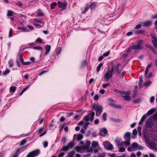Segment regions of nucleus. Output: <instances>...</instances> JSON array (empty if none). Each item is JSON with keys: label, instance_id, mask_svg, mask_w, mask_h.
<instances>
[{"label": "nucleus", "instance_id": "obj_1", "mask_svg": "<svg viewBox=\"0 0 157 157\" xmlns=\"http://www.w3.org/2000/svg\"><path fill=\"white\" fill-rule=\"evenodd\" d=\"M94 112H93L85 116L84 117V120L85 121V122L84 123L85 124L83 126V127L85 130L86 129L87 126L90 124L88 121L90 120V121H92L94 120Z\"/></svg>", "mask_w": 157, "mask_h": 157}, {"label": "nucleus", "instance_id": "obj_2", "mask_svg": "<svg viewBox=\"0 0 157 157\" xmlns=\"http://www.w3.org/2000/svg\"><path fill=\"white\" fill-rule=\"evenodd\" d=\"M146 142L147 144L149 145L150 148L151 149H155L157 150V147H156V143L155 141H157V140L155 139H153V140H151L149 138L146 139Z\"/></svg>", "mask_w": 157, "mask_h": 157}, {"label": "nucleus", "instance_id": "obj_3", "mask_svg": "<svg viewBox=\"0 0 157 157\" xmlns=\"http://www.w3.org/2000/svg\"><path fill=\"white\" fill-rule=\"evenodd\" d=\"M92 109H94L96 112V116H100L102 112L103 107L101 105H97L96 104L93 105Z\"/></svg>", "mask_w": 157, "mask_h": 157}, {"label": "nucleus", "instance_id": "obj_4", "mask_svg": "<svg viewBox=\"0 0 157 157\" xmlns=\"http://www.w3.org/2000/svg\"><path fill=\"white\" fill-rule=\"evenodd\" d=\"M113 71V67H112L111 69L107 70V71L105 73L103 77V78L105 80L108 81L110 78L112 77Z\"/></svg>", "mask_w": 157, "mask_h": 157}, {"label": "nucleus", "instance_id": "obj_5", "mask_svg": "<svg viewBox=\"0 0 157 157\" xmlns=\"http://www.w3.org/2000/svg\"><path fill=\"white\" fill-rule=\"evenodd\" d=\"M105 148L109 150H111L113 149V145L108 141H105L102 143Z\"/></svg>", "mask_w": 157, "mask_h": 157}, {"label": "nucleus", "instance_id": "obj_6", "mask_svg": "<svg viewBox=\"0 0 157 157\" xmlns=\"http://www.w3.org/2000/svg\"><path fill=\"white\" fill-rule=\"evenodd\" d=\"M142 41H140L137 45H134L129 47V49H139L141 50L143 48V47L140 45Z\"/></svg>", "mask_w": 157, "mask_h": 157}, {"label": "nucleus", "instance_id": "obj_7", "mask_svg": "<svg viewBox=\"0 0 157 157\" xmlns=\"http://www.w3.org/2000/svg\"><path fill=\"white\" fill-rule=\"evenodd\" d=\"M40 153L39 150L33 151L29 153L26 157H34L38 155Z\"/></svg>", "mask_w": 157, "mask_h": 157}, {"label": "nucleus", "instance_id": "obj_8", "mask_svg": "<svg viewBox=\"0 0 157 157\" xmlns=\"http://www.w3.org/2000/svg\"><path fill=\"white\" fill-rule=\"evenodd\" d=\"M132 146L135 150H140L143 149V147L142 146L139 145L136 143H133L132 144Z\"/></svg>", "mask_w": 157, "mask_h": 157}, {"label": "nucleus", "instance_id": "obj_9", "mask_svg": "<svg viewBox=\"0 0 157 157\" xmlns=\"http://www.w3.org/2000/svg\"><path fill=\"white\" fill-rule=\"evenodd\" d=\"M58 6L59 8L62 9V10H65L67 7V5L65 3H63L62 2L58 1Z\"/></svg>", "mask_w": 157, "mask_h": 157}, {"label": "nucleus", "instance_id": "obj_10", "mask_svg": "<svg viewBox=\"0 0 157 157\" xmlns=\"http://www.w3.org/2000/svg\"><path fill=\"white\" fill-rule=\"evenodd\" d=\"M107 134V131L105 128H102L100 129L99 134L101 136L104 137Z\"/></svg>", "mask_w": 157, "mask_h": 157}, {"label": "nucleus", "instance_id": "obj_11", "mask_svg": "<svg viewBox=\"0 0 157 157\" xmlns=\"http://www.w3.org/2000/svg\"><path fill=\"white\" fill-rule=\"evenodd\" d=\"M154 124V123L152 119L149 118L146 122V126L148 127H151Z\"/></svg>", "mask_w": 157, "mask_h": 157}, {"label": "nucleus", "instance_id": "obj_12", "mask_svg": "<svg viewBox=\"0 0 157 157\" xmlns=\"http://www.w3.org/2000/svg\"><path fill=\"white\" fill-rule=\"evenodd\" d=\"M82 138L83 136L81 134H79L78 135L75 134L73 136V141H75L76 138L78 140H79L82 139Z\"/></svg>", "mask_w": 157, "mask_h": 157}, {"label": "nucleus", "instance_id": "obj_13", "mask_svg": "<svg viewBox=\"0 0 157 157\" xmlns=\"http://www.w3.org/2000/svg\"><path fill=\"white\" fill-rule=\"evenodd\" d=\"M51 47L50 45H46L45 46L46 52L44 54V56L48 55L50 51Z\"/></svg>", "mask_w": 157, "mask_h": 157}, {"label": "nucleus", "instance_id": "obj_14", "mask_svg": "<svg viewBox=\"0 0 157 157\" xmlns=\"http://www.w3.org/2000/svg\"><path fill=\"white\" fill-rule=\"evenodd\" d=\"M152 24V22L150 21H146L142 23V24L144 26H150Z\"/></svg>", "mask_w": 157, "mask_h": 157}, {"label": "nucleus", "instance_id": "obj_15", "mask_svg": "<svg viewBox=\"0 0 157 157\" xmlns=\"http://www.w3.org/2000/svg\"><path fill=\"white\" fill-rule=\"evenodd\" d=\"M116 145L117 147H119L124 145L123 141L121 142L120 140H116Z\"/></svg>", "mask_w": 157, "mask_h": 157}, {"label": "nucleus", "instance_id": "obj_16", "mask_svg": "<svg viewBox=\"0 0 157 157\" xmlns=\"http://www.w3.org/2000/svg\"><path fill=\"white\" fill-rule=\"evenodd\" d=\"M74 141L73 140L72 141H71L67 145L68 146L69 149H71L74 147L75 145L74 143Z\"/></svg>", "mask_w": 157, "mask_h": 157}, {"label": "nucleus", "instance_id": "obj_17", "mask_svg": "<svg viewBox=\"0 0 157 157\" xmlns=\"http://www.w3.org/2000/svg\"><path fill=\"white\" fill-rule=\"evenodd\" d=\"M153 40H152V42L154 46L156 47H157V38L154 36H152Z\"/></svg>", "mask_w": 157, "mask_h": 157}, {"label": "nucleus", "instance_id": "obj_18", "mask_svg": "<svg viewBox=\"0 0 157 157\" xmlns=\"http://www.w3.org/2000/svg\"><path fill=\"white\" fill-rule=\"evenodd\" d=\"M90 144V141H87L85 145L83 146V148L84 150L87 149L89 147Z\"/></svg>", "mask_w": 157, "mask_h": 157}, {"label": "nucleus", "instance_id": "obj_19", "mask_svg": "<svg viewBox=\"0 0 157 157\" xmlns=\"http://www.w3.org/2000/svg\"><path fill=\"white\" fill-rule=\"evenodd\" d=\"M131 138L129 139H126V140L123 141L124 145H125L127 147L130 144V140Z\"/></svg>", "mask_w": 157, "mask_h": 157}, {"label": "nucleus", "instance_id": "obj_20", "mask_svg": "<svg viewBox=\"0 0 157 157\" xmlns=\"http://www.w3.org/2000/svg\"><path fill=\"white\" fill-rule=\"evenodd\" d=\"M91 145L92 147H96L98 146V147L99 146L98 142L97 141H93L91 144Z\"/></svg>", "mask_w": 157, "mask_h": 157}, {"label": "nucleus", "instance_id": "obj_21", "mask_svg": "<svg viewBox=\"0 0 157 157\" xmlns=\"http://www.w3.org/2000/svg\"><path fill=\"white\" fill-rule=\"evenodd\" d=\"M97 5V3L96 2H93L91 3L89 6L91 10L94 9Z\"/></svg>", "mask_w": 157, "mask_h": 157}, {"label": "nucleus", "instance_id": "obj_22", "mask_svg": "<svg viewBox=\"0 0 157 157\" xmlns=\"http://www.w3.org/2000/svg\"><path fill=\"white\" fill-rule=\"evenodd\" d=\"M131 133L129 132H127L124 135V138L125 139H129L130 138Z\"/></svg>", "mask_w": 157, "mask_h": 157}, {"label": "nucleus", "instance_id": "obj_23", "mask_svg": "<svg viewBox=\"0 0 157 157\" xmlns=\"http://www.w3.org/2000/svg\"><path fill=\"white\" fill-rule=\"evenodd\" d=\"M18 29H19L22 30L24 32H28L29 30L27 29L26 28L24 27H18Z\"/></svg>", "mask_w": 157, "mask_h": 157}, {"label": "nucleus", "instance_id": "obj_24", "mask_svg": "<svg viewBox=\"0 0 157 157\" xmlns=\"http://www.w3.org/2000/svg\"><path fill=\"white\" fill-rule=\"evenodd\" d=\"M105 153L102 151L101 152H99L97 157H105Z\"/></svg>", "mask_w": 157, "mask_h": 157}, {"label": "nucleus", "instance_id": "obj_25", "mask_svg": "<svg viewBox=\"0 0 157 157\" xmlns=\"http://www.w3.org/2000/svg\"><path fill=\"white\" fill-rule=\"evenodd\" d=\"M75 153V151H72L70 152H69L68 155V156H66V157H73V156L74 155Z\"/></svg>", "mask_w": 157, "mask_h": 157}, {"label": "nucleus", "instance_id": "obj_26", "mask_svg": "<svg viewBox=\"0 0 157 157\" xmlns=\"http://www.w3.org/2000/svg\"><path fill=\"white\" fill-rule=\"evenodd\" d=\"M143 76L142 75H141L139 79V86L140 87H141L142 86V83L143 82Z\"/></svg>", "mask_w": 157, "mask_h": 157}, {"label": "nucleus", "instance_id": "obj_27", "mask_svg": "<svg viewBox=\"0 0 157 157\" xmlns=\"http://www.w3.org/2000/svg\"><path fill=\"white\" fill-rule=\"evenodd\" d=\"M69 149L67 145L66 146H63L62 147V149L61 150V151H68Z\"/></svg>", "mask_w": 157, "mask_h": 157}, {"label": "nucleus", "instance_id": "obj_28", "mask_svg": "<svg viewBox=\"0 0 157 157\" xmlns=\"http://www.w3.org/2000/svg\"><path fill=\"white\" fill-rule=\"evenodd\" d=\"M34 20L35 21H36L38 23H40L42 24L43 25H44V22L41 19H34Z\"/></svg>", "mask_w": 157, "mask_h": 157}, {"label": "nucleus", "instance_id": "obj_29", "mask_svg": "<svg viewBox=\"0 0 157 157\" xmlns=\"http://www.w3.org/2000/svg\"><path fill=\"white\" fill-rule=\"evenodd\" d=\"M77 152H81L82 150V148L80 146H76L74 148Z\"/></svg>", "mask_w": 157, "mask_h": 157}, {"label": "nucleus", "instance_id": "obj_30", "mask_svg": "<svg viewBox=\"0 0 157 157\" xmlns=\"http://www.w3.org/2000/svg\"><path fill=\"white\" fill-rule=\"evenodd\" d=\"M120 66V64H117L115 66V70L117 72V74H120V72L119 71V67Z\"/></svg>", "mask_w": 157, "mask_h": 157}, {"label": "nucleus", "instance_id": "obj_31", "mask_svg": "<svg viewBox=\"0 0 157 157\" xmlns=\"http://www.w3.org/2000/svg\"><path fill=\"white\" fill-rule=\"evenodd\" d=\"M155 110V109H151L148 111L146 113L147 114V116L150 115L152 114Z\"/></svg>", "mask_w": 157, "mask_h": 157}, {"label": "nucleus", "instance_id": "obj_32", "mask_svg": "<svg viewBox=\"0 0 157 157\" xmlns=\"http://www.w3.org/2000/svg\"><path fill=\"white\" fill-rule=\"evenodd\" d=\"M102 151L101 150L100 147V146H99L97 149L94 150V153H96L98 152H101Z\"/></svg>", "mask_w": 157, "mask_h": 157}, {"label": "nucleus", "instance_id": "obj_33", "mask_svg": "<svg viewBox=\"0 0 157 157\" xmlns=\"http://www.w3.org/2000/svg\"><path fill=\"white\" fill-rule=\"evenodd\" d=\"M16 86H11L10 88V92H14L16 89Z\"/></svg>", "mask_w": 157, "mask_h": 157}, {"label": "nucleus", "instance_id": "obj_34", "mask_svg": "<svg viewBox=\"0 0 157 157\" xmlns=\"http://www.w3.org/2000/svg\"><path fill=\"white\" fill-rule=\"evenodd\" d=\"M103 119L104 120V121H105L107 120V114L106 113H104L103 114Z\"/></svg>", "mask_w": 157, "mask_h": 157}, {"label": "nucleus", "instance_id": "obj_35", "mask_svg": "<svg viewBox=\"0 0 157 157\" xmlns=\"http://www.w3.org/2000/svg\"><path fill=\"white\" fill-rule=\"evenodd\" d=\"M8 63L9 64V66L10 67H12L13 66V61L12 59H10L9 62Z\"/></svg>", "mask_w": 157, "mask_h": 157}, {"label": "nucleus", "instance_id": "obj_36", "mask_svg": "<svg viewBox=\"0 0 157 157\" xmlns=\"http://www.w3.org/2000/svg\"><path fill=\"white\" fill-rule=\"evenodd\" d=\"M122 96L127 101H129L130 100L131 98L130 97L128 96Z\"/></svg>", "mask_w": 157, "mask_h": 157}, {"label": "nucleus", "instance_id": "obj_37", "mask_svg": "<svg viewBox=\"0 0 157 157\" xmlns=\"http://www.w3.org/2000/svg\"><path fill=\"white\" fill-rule=\"evenodd\" d=\"M103 64L102 63H100L99 65L98 66L97 69V71L98 72L100 71V69L101 67L102 66Z\"/></svg>", "mask_w": 157, "mask_h": 157}, {"label": "nucleus", "instance_id": "obj_38", "mask_svg": "<svg viewBox=\"0 0 157 157\" xmlns=\"http://www.w3.org/2000/svg\"><path fill=\"white\" fill-rule=\"evenodd\" d=\"M89 7L88 6H86L84 8V10L82 12V14H84L88 10Z\"/></svg>", "mask_w": 157, "mask_h": 157}, {"label": "nucleus", "instance_id": "obj_39", "mask_svg": "<svg viewBox=\"0 0 157 157\" xmlns=\"http://www.w3.org/2000/svg\"><path fill=\"white\" fill-rule=\"evenodd\" d=\"M57 5V3L56 2H53L51 4L50 7L51 9H53L54 8V6H56Z\"/></svg>", "mask_w": 157, "mask_h": 157}, {"label": "nucleus", "instance_id": "obj_40", "mask_svg": "<svg viewBox=\"0 0 157 157\" xmlns=\"http://www.w3.org/2000/svg\"><path fill=\"white\" fill-rule=\"evenodd\" d=\"M125 149L124 147H121L119 148V152H123L125 151Z\"/></svg>", "mask_w": 157, "mask_h": 157}, {"label": "nucleus", "instance_id": "obj_41", "mask_svg": "<svg viewBox=\"0 0 157 157\" xmlns=\"http://www.w3.org/2000/svg\"><path fill=\"white\" fill-rule=\"evenodd\" d=\"M127 149V150L128 151H129V152L132 151H133L134 150L133 149V148L132 145H131V146H129V147H128Z\"/></svg>", "mask_w": 157, "mask_h": 157}, {"label": "nucleus", "instance_id": "obj_42", "mask_svg": "<svg viewBox=\"0 0 157 157\" xmlns=\"http://www.w3.org/2000/svg\"><path fill=\"white\" fill-rule=\"evenodd\" d=\"M10 72V71L9 70H6L3 73V75L6 76Z\"/></svg>", "mask_w": 157, "mask_h": 157}, {"label": "nucleus", "instance_id": "obj_43", "mask_svg": "<svg viewBox=\"0 0 157 157\" xmlns=\"http://www.w3.org/2000/svg\"><path fill=\"white\" fill-rule=\"evenodd\" d=\"M141 100L140 99H135L133 100V102L134 103H137L141 101Z\"/></svg>", "mask_w": 157, "mask_h": 157}, {"label": "nucleus", "instance_id": "obj_44", "mask_svg": "<svg viewBox=\"0 0 157 157\" xmlns=\"http://www.w3.org/2000/svg\"><path fill=\"white\" fill-rule=\"evenodd\" d=\"M151 83V82L150 81H147V82H145L144 83V85L145 86H148L150 85Z\"/></svg>", "mask_w": 157, "mask_h": 157}, {"label": "nucleus", "instance_id": "obj_45", "mask_svg": "<svg viewBox=\"0 0 157 157\" xmlns=\"http://www.w3.org/2000/svg\"><path fill=\"white\" fill-rule=\"evenodd\" d=\"M19 59L20 60L22 63L23 64L24 62V59L22 58V55L21 54L19 55Z\"/></svg>", "mask_w": 157, "mask_h": 157}, {"label": "nucleus", "instance_id": "obj_46", "mask_svg": "<svg viewBox=\"0 0 157 157\" xmlns=\"http://www.w3.org/2000/svg\"><path fill=\"white\" fill-rule=\"evenodd\" d=\"M64 126H65L64 124H62L61 125H60L59 126V130L60 131H62V129H63Z\"/></svg>", "mask_w": 157, "mask_h": 157}, {"label": "nucleus", "instance_id": "obj_47", "mask_svg": "<svg viewBox=\"0 0 157 157\" xmlns=\"http://www.w3.org/2000/svg\"><path fill=\"white\" fill-rule=\"evenodd\" d=\"M33 48L35 49H36V50H42V48L41 46H36V47H34Z\"/></svg>", "mask_w": 157, "mask_h": 157}, {"label": "nucleus", "instance_id": "obj_48", "mask_svg": "<svg viewBox=\"0 0 157 157\" xmlns=\"http://www.w3.org/2000/svg\"><path fill=\"white\" fill-rule=\"evenodd\" d=\"M86 65V60H83L82 62L81 63V65L82 66H84Z\"/></svg>", "mask_w": 157, "mask_h": 157}, {"label": "nucleus", "instance_id": "obj_49", "mask_svg": "<svg viewBox=\"0 0 157 157\" xmlns=\"http://www.w3.org/2000/svg\"><path fill=\"white\" fill-rule=\"evenodd\" d=\"M13 12L11 10H9L8 11L7 15L8 16H12L13 15Z\"/></svg>", "mask_w": 157, "mask_h": 157}, {"label": "nucleus", "instance_id": "obj_50", "mask_svg": "<svg viewBox=\"0 0 157 157\" xmlns=\"http://www.w3.org/2000/svg\"><path fill=\"white\" fill-rule=\"evenodd\" d=\"M64 153L63 152H61L59 154L58 157H63L64 156Z\"/></svg>", "mask_w": 157, "mask_h": 157}, {"label": "nucleus", "instance_id": "obj_51", "mask_svg": "<svg viewBox=\"0 0 157 157\" xmlns=\"http://www.w3.org/2000/svg\"><path fill=\"white\" fill-rule=\"evenodd\" d=\"M35 42H39L40 43H42V41L41 39L40 38H38L36 39Z\"/></svg>", "mask_w": 157, "mask_h": 157}, {"label": "nucleus", "instance_id": "obj_52", "mask_svg": "<svg viewBox=\"0 0 157 157\" xmlns=\"http://www.w3.org/2000/svg\"><path fill=\"white\" fill-rule=\"evenodd\" d=\"M12 30L11 29L9 31V37H11L12 36Z\"/></svg>", "mask_w": 157, "mask_h": 157}, {"label": "nucleus", "instance_id": "obj_53", "mask_svg": "<svg viewBox=\"0 0 157 157\" xmlns=\"http://www.w3.org/2000/svg\"><path fill=\"white\" fill-rule=\"evenodd\" d=\"M67 140V138L65 136H63L62 139V141L65 143Z\"/></svg>", "mask_w": 157, "mask_h": 157}, {"label": "nucleus", "instance_id": "obj_54", "mask_svg": "<svg viewBox=\"0 0 157 157\" xmlns=\"http://www.w3.org/2000/svg\"><path fill=\"white\" fill-rule=\"evenodd\" d=\"M110 53L109 51H107L105 53L103 54L104 56H108Z\"/></svg>", "mask_w": 157, "mask_h": 157}, {"label": "nucleus", "instance_id": "obj_55", "mask_svg": "<svg viewBox=\"0 0 157 157\" xmlns=\"http://www.w3.org/2000/svg\"><path fill=\"white\" fill-rule=\"evenodd\" d=\"M153 118L154 120H157V112L156 113L153 115Z\"/></svg>", "mask_w": 157, "mask_h": 157}, {"label": "nucleus", "instance_id": "obj_56", "mask_svg": "<svg viewBox=\"0 0 157 157\" xmlns=\"http://www.w3.org/2000/svg\"><path fill=\"white\" fill-rule=\"evenodd\" d=\"M48 142L47 141H44V148L47 147L48 145Z\"/></svg>", "mask_w": 157, "mask_h": 157}, {"label": "nucleus", "instance_id": "obj_57", "mask_svg": "<svg viewBox=\"0 0 157 157\" xmlns=\"http://www.w3.org/2000/svg\"><path fill=\"white\" fill-rule=\"evenodd\" d=\"M132 133L135 135H136L137 134V131L136 129H134L133 130Z\"/></svg>", "mask_w": 157, "mask_h": 157}, {"label": "nucleus", "instance_id": "obj_58", "mask_svg": "<svg viewBox=\"0 0 157 157\" xmlns=\"http://www.w3.org/2000/svg\"><path fill=\"white\" fill-rule=\"evenodd\" d=\"M34 25L36 27H41L43 25H41L40 24L38 23H34Z\"/></svg>", "mask_w": 157, "mask_h": 157}, {"label": "nucleus", "instance_id": "obj_59", "mask_svg": "<svg viewBox=\"0 0 157 157\" xmlns=\"http://www.w3.org/2000/svg\"><path fill=\"white\" fill-rule=\"evenodd\" d=\"M99 120L98 119H96L94 121V123L95 124H97L99 123Z\"/></svg>", "mask_w": 157, "mask_h": 157}, {"label": "nucleus", "instance_id": "obj_60", "mask_svg": "<svg viewBox=\"0 0 157 157\" xmlns=\"http://www.w3.org/2000/svg\"><path fill=\"white\" fill-rule=\"evenodd\" d=\"M121 93L122 94H128L129 92L127 91H122L121 92Z\"/></svg>", "mask_w": 157, "mask_h": 157}, {"label": "nucleus", "instance_id": "obj_61", "mask_svg": "<svg viewBox=\"0 0 157 157\" xmlns=\"http://www.w3.org/2000/svg\"><path fill=\"white\" fill-rule=\"evenodd\" d=\"M109 84V83H108V84H103V87L104 88H105L107 87Z\"/></svg>", "mask_w": 157, "mask_h": 157}, {"label": "nucleus", "instance_id": "obj_62", "mask_svg": "<svg viewBox=\"0 0 157 157\" xmlns=\"http://www.w3.org/2000/svg\"><path fill=\"white\" fill-rule=\"evenodd\" d=\"M147 116H148L147 114L145 113L143 116L142 119H143L144 120L146 118Z\"/></svg>", "mask_w": 157, "mask_h": 157}, {"label": "nucleus", "instance_id": "obj_63", "mask_svg": "<svg viewBox=\"0 0 157 157\" xmlns=\"http://www.w3.org/2000/svg\"><path fill=\"white\" fill-rule=\"evenodd\" d=\"M30 85H29L26 87L24 89L22 90V91H23V92H24L28 89L30 87Z\"/></svg>", "mask_w": 157, "mask_h": 157}, {"label": "nucleus", "instance_id": "obj_64", "mask_svg": "<svg viewBox=\"0 0 157 157\" xmlns=\"http://www.w3.org/2000/svg\"><path fill=\"white\" fill-rule=\"evenodd\" d=\"M26 140L24 139L21 141L20 144L21 145H23V144H25L26 142Z\"/></svg>", "mask_w": 157, "mask_h": 157}]
</instances>
